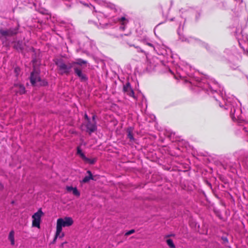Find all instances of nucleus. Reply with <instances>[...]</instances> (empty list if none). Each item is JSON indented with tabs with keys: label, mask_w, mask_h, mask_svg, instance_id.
Listing matches in <instances>:
<instances>
[{
	"label": "nucleus",
	"mask_w": 248,
	"mask_h": 248,
	"mask_svg": "<svg viewBox=\"0 0 248 248\" xmlns=\"http://www.w3.org/2000/svg\"><path fill=\"white\" fill-rule=\"evenodd\" d=\"M44 213L41 208H39L37 212L31 216V226L40 229L42 217L44 216Z\"/></svg>",
	"instance_id": "f257e3e1"
},
{
	"label": "nucleus",
	"mask_w": 248,
	"mask_h": 248,
	"mask_svg": "<svg viewBox=\"0 0 248 248\" xmlns=\"http://www.w3.org/2000/svg\"><path fill=\"white\" fill-rule=\"evenodd\" d=\"M74 223V220L71 217H64L57 219L56 225L61 227H66L71 226Z\"/></svg>",
	"instance_id": "f03ea898"
},
{
	"label": "nucleus",
	"mask_w": 248,
	"mask_h": 248,
	"mask_svg": "<svg viewBox=\"0 0 248 248\" xmlns=\"http://www.w3.org/2000/svg\"><path fill=\"white\" fill-rule=\"evenodd\" d=\"M31 81L33 85L45 86L47 83L46 81H41L38 73L37 72H33L31 76Z\"/></svg>",
	"instance_id": "7ed1b4c3"
},
{
	"label": "nucleus",
	"mask_w": 248,
	"mask_h": 248,
	"mask_svg": "<svg viewBox=\"0 0 248 248\" xmlns=\"http://www.w3.org/2000/svg\"><path fill=\"white\" fill-rule=\"evenodd\" d=\"M65 190L67 192L72 194L77 198H79L80 196V192L77 186H67L65 187Z\"/></svg>",
	"instance_id": "20e7f679"
},
{
	"label": "nucleus",
	"mask_w": 248,
	"mask_h": 248,
	"mask_svg": "<svg viewBox=\"0 0 248 248\" xmlns=\"http://www.w3.org/2000/svg\"><path fill=\"white\" fill-rule=\"evenodd\" d=\"M13 90L16 93L20 94H24L25 93L24 86L20 83L15 84L13 87Z\"/></svg>",
	"instance_id": "39448f33"
},
{
	"label": "nucleus",
	"mask_w": 248,
	"mask_h": 248,
	"mask_svg": "<svg viewBox=\"0 0 248 248\" xmlns=\"http://www.w3.org/2000/svg\"><path fill=\"white\" fill-rule=\"evenodd\" d=\"M64 236V233L62 232V228L56 225V232L53 242H55L58 238H62Z\"/></svg>",
	"instance_id": "423d86ee"
},
{
	"label": "nucleus",
	"mask_w": 248,
	"mask_h": 248,
	"mask_svg": "<svg viewBox=\"0 0 248 248\" xmlns=\"http://www.w3.org/2000/svg\"><path fill=\"white\" fill-rule=\"evenodd\" d=\"M15 233L14 230H11L8 234V239L10 242V244L12 246L15 245Z\"/></svg>",
	"instance_id": "0eeeda50"
},
{
	"label": "nucleus",
	"mask_w": 248,
	"mask_h": 248,
	"mask_svg": "<svg viewBox=\"0 0 248 248\" xmlns=\"http://www.w3.org/2000/svg\"><path fill=\"white\" fill-rule=\"evenodd\" d=\"M87 172L88 175L84 177V178L82 179L81 183H86L88 182L90 180L93 179L91 171L88 170Z\"/></svg>",
	"instance_id": "6e6552de"
},
{
	"label": "nucleus",
	"mask_w": 248,
	"mask_h": 248,
	"mask_svg": "<svg viewBox=\"0 0 248 248\" xmlns=\"http://www.w3.org/2000/svg\"><path fill=\"white\" fill-rule=\"evenodd\" d=\"M87 129L88 131L91 133L96 130V126L94 124H87Z\"/></svg>",
	"instance_id": "1a4fd4ad"
},
{
	"label": "nucleus",
	"mask_w": 248,
	"mask_h": 248,
	"mask_svg": "<svg viewBox=\"0 0 248 248\" xmlns=\"http://www.w3.org/2000/svg\"><path fill=\"white\" fill-rule=\"evenodd\" d=\"M75 73L76 74L82 79H85L86 77L82 73V72L80 70L78 69H75Z\"/></svg>",
	"instance_id": "9d476101"
},
{
	"label": "nucleus",
	"mask_w": 248,
	"mask_h": 248,
	"mask_svg": "<svg viewBox=\"0 0 248 248\" xmlns=\"http://www.w3.org/2000/svg\"><path fill=\"white\" fill-rule=\"evenodd\" d=\"M77 154H78V155L80 156V157L83 160H84V159L85 158L86 156L84 155V154L83 153V152H82V151L80 147H78L77 148Z\"/></svg>",
	"instance_id": "9b49d317"
},
{
	"label": "nucleus",
	"mask_w": 248,
	"mask_h": 248,
	"mask_svg": "<svg viewBox=\"0 0 248 248\" xmlns=\"http://www.w3.org/2000/svg\"><path fill=\"white\" fill-rule=\"evenodd\" d=\"M85 162L89 163L90 164H93L96 161L95 158H89L87 157H85V158L83 160Z\"/></svg>",
	"instance_id": "f8f14e48"
},
{
	"label": "nucleus",
	"mask_w": 248,
	"mask_h": 248,
	"mask_svg": "<svg viewBox=\"0 0 248 248\" xmlns=\"http://www.w3.org/2000/svg\"><path fill=\"white\" fill-rule=\"evenodd\" d=\"M59 66L60 70H61L62 73H65L67 71V66L65 64L62 63Z\"/></svg>",
	"instance_id": "ddd939ff"
},
{
	"label": "nucleus",
	"mask_w": 248,
	"mask_h": 248,
	"mask_svg": "<svg viewBox=\"0 0 248 248\" xmlns=\"http://www.w3.org/2000/svg\"><path fill=\"white\" fill-rule=\"evenodd\" d=\"M167 245L170 248H175V245L173 243V242L172 240L171 239H168L166 241Z\"/></svg>",
	"instance_id": "4468645a"
},
{
	"label": "nucleus",
	"mask_w": 248,
	"mask_h": 248,
	"mask_svg": "<svg viewBox=\"0 0 248 248\" xmlns=\"http://www.w3.org/2000/svg\"><path fill=\"white\" fill-rule=\"evenodd\" d=\"M132 129L131 128L128 129V137L131 140H134V137L132 134Z\"/></svg>",
	"instance_id": "2eb2a0df"
},
{
	"label": "nucleus",
	"mask_w": 248,
	"mask_h": 248,
	"mask_svg": "<svg viewBox=\"0 0 248 248\" xmlns=\"http://www.w3.org/2000/svg\"><path fill=\"white\" fill-rule=\"evenodd\" d=\"M134 232H135V231H134V230H130V231H128V232H127L126 233V235L130 234H131V233H133Z\"/></svg>",
	"instance_id": "dca6fc26"
},
{
	"label": "nucleus",
	"mask_w": 248,
	"mask_h": 248,
	"mask_svg": "<svg viewBox=\"0 0 248 248\" xmlns=\"http://www.w3.org/2000/svg\"><path fill=\"white\" fill-rule=\"evenodd\" d=\"M86 63V62L85 61H82V62H79L78 63L79 64H81V63Z\"/></svg>",
	"instance_id": "f3484780"
},
{
	"label": "nucleus",
	"mask_w": 248,
	"mask_h": 248,
	"mask_svg": "<svg viewBox=\"0 0 248 248\" xmlns=\"http://www.w3.org/2000/svg\"><path fill=\"white\" fill-rule=\"evenodd\" d=\"M122 19L123 20H125V18L124 17H122Z\"/></svg>",
	"instance_id": "a211bd4d"
},
{
	"label": "nucleus",
	"mask_w": 248,
	"mask_h": 248,
	"mask_svg": "<svg viewBox=\"0 0 248 248\" xmlns=\"http://www.w3.org/2000/svg\"><path fill=\"white\" fill-rule=\"evenodd\" d=\"M85 117H86V118H88L87 115L86 114L85 115Z\"/></svg>",
	"instance_id": "6ab92c4d"
},
{
	"label": "nucleus",
	"mask_w": 248,
	"mask_h": 248,
	"mask_svg": "<svg viewBox=\"0 0 248 248\" xmlns=\"http://www.w3.org/2000/svg\"><path fill=\"white\" fill-rule=\"evenodd\" d=\"M132 94H134V92H133V91H132Z\"/></svg>",
	"instance_id": "aec40b11"
},
{
	"label": "nucleus",
	"mask_w": 248,
	"mask_h": 248,
	"mask_svg": "<svg viewBox=\"0 0 248 248\" xmlns=\"http://www.w3.org/2000/svg\"><path fill=\"white\" fill-rule=\"evenodd\" d=\"M65 243H66V242H65ZM64 244V243H62V245L63 246V245Z\"/></svg>",
	"instance_id": "412c9836"
},
{
	"label": "nucleus",
	"mask_w": 248,
	"mask_h": 248,
	"mask_svg": "<svg viewBox=\"0 0 248 248\" xmlns=\"http://www.w3.org/2000/svg\"><path fill=\"white\" fill-rule=\"evenodd\" d=\"M88 248H91L89 247H88Z\"/></svg>",
	"instance_id": "4be33fe9"
}]
</instances>
